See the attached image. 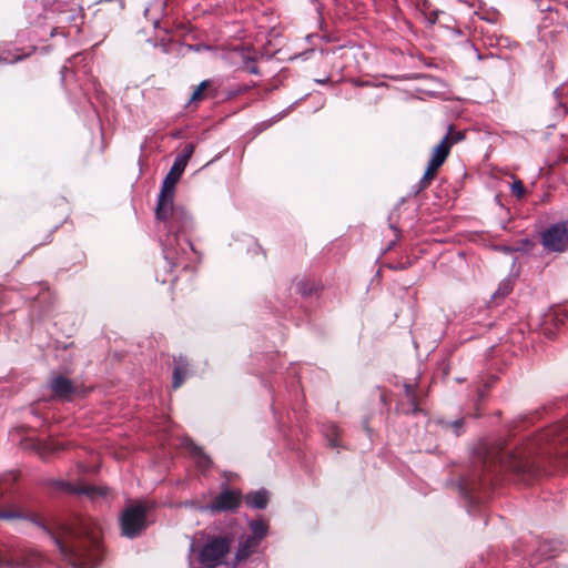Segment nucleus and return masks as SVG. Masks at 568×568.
I'll return each mask as SVG.
<instances>
[{"mask_svg": "<svg viewBox=\"0 0 568 568\" xmlns=\"http://www.w3.org/2000/svg\"><path fill=\"white\" fill-rule=\"evenodd\" d=\"M193 153L194 145L187 143L176 155L171 170L163 180L156 205V219L163 223L165 230V235L162 239L164 258L170 264L182 265L184 268L189 267V264L184 263V256L195 253L189 239L193 221L184 207L174 205L173 200L175 186Z\"/></svg>", "mask_w": 568, "mask_h": 568, "instance_id": "f257e3e1", "label": "nucleus"}, {"mask_svg": "<svg viewBox=\"0 0 568 568\" xmlns=\"http://www.w3.org/2000/svg\"><path fill=\"white\" fill-rule=\"evenodd\" d=\"M547 429L540 433L536 438L516 450L507 449L500 446H494L479 452L483 456V473L479 475L478 486L488 484L485 471L493 473L494 469H507L516 474H534L536 471L538 459L552 457L550 437L546 435ZM477 488V484L465 481L462 489L466 495L471 494Z\"/></svg>", "mask_w": 568, "mask_h": 568, "instance_id": "f03ea898", "label": "nucleus"}, {"mask_svg": "<svg viewBox=\"0 0 568 568\" xmlns=\"http://www.w3.org/2000/svg\"><path fill=\"white\" fill-rule=\"evenodd\" d=\"M100 525L91 518L63 526L53 535L61 556L73 568H94L101 559Z\"/></svg>", "mask_w": 568, "mask_h": 568, "instance_id": "7ed1b4c3", "label": "nucleus"}, {"mask_svg": "<svg viewBox=\"0 0 568 568\" xmlns=\"http://www.w3.org/2000/svg\"><path fill=\"white\" fill-rule=\"evenodd\" d=\"M230 541L227 538L217 537L210 539L202 546L194 541L190 545V568H217L227 565Z\"/></svg>", "mask_w": 568, "mask_h": 568, "instance_id": "20e7f679", "label": "nucleus"}, {"mask_svg": "<svg viewBox=\"0 0 568 568\" xmlns=\"http://www.w3.org/2000/svg\"><path fill=\"white\" fill-rule=\"evenodd\" d=\"M146 508L143 504L126 507L121 517L120 525L122 535L128 538H135L146 527Z\"/></svg>", "mask_w": 568, "mask_h": 568, "instance_id": "39448f33", "label": "nucleus"}, {"mask_svg": "<svg viewBox=\"0 0 568 568\" xmlns=\"http://www.w3.org/2000/svg\"><path fill=\"white\" fill-rule=\"evenodd\" d=\"M541 243L547 251L564 252L568 248V221L549 226L541 234Z\"/></svg>", "mask_w": 568, "mask_h": 568, "instance_id": "423d86ee", "label": "nucleus"}, {"mask_svg": "<svg viewBox=\"0 0 568 568\" xmlns=\"http://www.w3.org/2000/svg\"><path fill=\"white\" fill-rule=\"evenodd\" d=\"M450 148L448 139H442V141L433 149L430 160L428 161L427 169L420 180L422 187H426L430 184L435 178L437 170L443 165L449 154Z\"/></svg>", "mask_w": 568, "mask_h": 568, "instance_id": "0eeeda50", "label": "nucleus"}, {"mask_svg": "<svg viewBox=\"0 0 568 568\" xmlns=\"http://www.w3.org/2000/svg\"><path fill=\"white\" fill-rule=\"evenodd\" d=\"M547 436L550 437L552 456H568V420L555 424L547 428Z\"/></svg>", "mask_w": 568, "mask_h": 568, "instance_id": "6e6552de", "label": "nucleus"}, {"mask_svg": "<svg viewBox=\"0 0 568 568\" xmlns=\"http://www.w3.org/2000/svg\"><path fill=\"white\" fill-rule=\"evenodd\" d=\"M241 503V495L236 490L224 489L212 501V504L203 506L202 509L211 511H229L234 510Z\"/></svg>", "mask_w": 568, "mask_h": 568, "instance_id": "1a4fd4ad", "label": "nucleus"}, {"mask_svg": "<svg viewBox=\"0 0 568 568\" xmlns=\"http://www.w3.org/2000/svg\"><path fill=\"white\" fill-rule=\"evenodd\" d=\"M51 389L55 397L70 400L78 394V388L65 377L55 376L51 381Z\"/></svg>", "mask_w": 568, "mask_h": 568, "instance_id": "9d476101", "label": "nucleus"}, {"mask_svg": "<svg viewBox=\"0 0 568 568\" xmlns=\"http://www.w3.org/2000/svg\"><path fill=\"white\" fill-rule=\"evenodd\" d=\"M183 445L191 454L193 462L200 470L205 471L210 468L211 459L199 446H196L191 439H185Z\"/></svg>", "mask_w": 568, "mask_h": 568, "instance_id": "9b49d317", "label": "nucleus"}, {"mask_svg": "<svg viewBox=\"0 0 568 568\" xmlns=\"http://www.w3.org/2000/svg\"><path fill=\"white\" fill-rule=\"evenodd\" d=\"M189 374V362L180 356L174 359L173 387L179 388Z\"/></svg>", "mask_w": 568, "mask_h": 568, "instance_id": "f8f14e48", "label": "nucleus"}, {"mask_svg": "<svg viewBox=\"0 0 568 568\" xmlns=\"http://www.w3.org/2000/svg\"><path fill=\"white\" fill-rule=\"evenodd\" d=\"M260 542L256 541L254 538H251L250 536L243 537L240 540L239 548L236 551V559L237 560H244L248 556H251L253 552L256 551Z\"/></svg>", "mask_w": 568, "mask_h": 568, "instance_id": "ddd939ff", "label": "nucleus"}, {"mask_svg": "<svg viewBox=\"0 0 568 568\" xmlns=\"http://www.w3.org/2000/svg\"><path fill=\"white\" fill-rule=\"evenodd\" d=\"M247 506L256 509H263L268 503V493L265 489L250 493L245 496Z\"/></svg>", "mask_w": 568, "mask_h": 568, "instance_id": "4468645a", "label": "nucleus"}, {"mask_svg": "<svg viewBox=\"0 0 568 568\" xmlns=\"http://www.w3.org/2000/svg\"><path fill=\"white\" fill-rule=\"evenodd\" d=\"M248 527L252 531L251 538H254L256 541L261 542L267 535L268 526L264 519L251 520L248 523Z\"/></svg>", "mask_w": 568, "mask_h": 568, "instance_id": "2eb2a0df", "label": "nucleus"}, {"mask_svg": "<svg viewBox=\"0 0 568 568\" xmlns=\"http://www.w3.org/2000/svg\"><path fill=\"white\" fill-rule=\"evenodd\" d=\"M78 494H84L89 496L91 499L95 500L100 497H104L108 495V489L105 487H95L91 485H80L79 488L75 489Z\"/></svg>", "mask_w": 568, "mask_h": 568, "instance_id": "dca6fc26", "label": "nucleus"}, {"mask_svg": "<svg viewBox=\"0 0 568 568\" xmlns=\"http://www.w3.org/2000/svg\"><path fill=\"white\" fill-rule=\"evenodd\" d=\"M338 427L334 424H329L325 430V437L327 438L328 445L331 447H337L338 446Z\"/></svg>", "mask_w": 568, "mask_h": 568, "instance_id": "f3484780", "label": "nucleus"}, {"mask_svg": "<svg viewBox=\"0 0 568 568\" xmlns=\"http://www.w3.org/2000/svg\"><path fill=\"white\" fill-rule=\"evenodd\" d=\"M513 291V282L510 278H506L501 281L498 285V288L494 293V298H503L507 296Z\"/></svg>", "mask_w": 568, "mask_h": 568, "instance_id": "a211bd4d", "label": "nucleus"}, {"mask_svg": "<svg viewBox=\"0 0 568 568\" xmlns=\"http://www.w3.org/2000/svg\"><path fill=\"white\" fill-rule=\"evenodd\" d=\"M31 566L32 562H21L18 559H14L13 557H4L0 555V568L8 567V568H16L19 566Z\"/></svg>", "mask_w": 568, "mask_h": 568, "instance_id": "6ab92c4d", "label": "nucleus"}, {"mask_svg": "<svg viewBox=\"0 0 568 568\" xmlns=\"http://www.w3.org/2000/svg\"><path fill=\"white\" fill-rule=\"evenodd\" d=\"M464 136L465 135L463 132H460V131L454 132L450 128L449 132L443 139H448L449 148H452L455 143L462 141L464 139Z\"/></svg>", "mask_w": 568, "mask_h": 568, "instance_id": "aec40b11", "label": "nucleus"}, {"mask_svg": "<svg viewBox=\"0 0 568 568\" xmlns=\"http://www.w3.org/2000/svg\"><path fill=\"white\" fill-rule=\"evenodd\" d=\"M511 193L518 199H521L525 195V187L521 181H514L511 184Z\"/></svg>", "mask_w": 568, "mask_h": 568, "instance_id": "412c9836", "label": "nucleus"}, {"mask_svg": "<svg viewBox=\"0 0 568 568\" xmlns=\"http://www.w3.org/2000/svg\"><path fill=\"white\" fill-rule=\"evenodd\" d=\"M209 85V81H203L201 84L195 89L191 97V101H196L202 98L203 90L206 89Z\"/></svg>", "mask_w": 568, "mask_h": 568, "instance_id": "4be33fe9", "label": "nucleus"}, {"mask_svg": "<svg viewBox=\"0 0 568 568\" xmlns=\"http://www.w3.org/2000/svg\"><path fill=\"white\" fill-rule=\"evenodd\" d=\"M405 392H406V395L408 397V399L412 402L413 405H416L415 404V393H414V388L409 385H405Z\"/></svg>", "mask_w": 568, "mask_h": 568, "instance_id": "5701e85b", "label": "nucleus"}, {"mask_svg": "<svg viewBox=\"0 0 568 568\" xmlns=\"http://www.w3.org/2000/svg\"><path fill=\"white\" fill-rule=\"evenodd\" d=\"M47 449L50 452H58L60 449H63V446L58 442H51L47 445Z\"/></svg>", "mask_w": 568, "mask_h": 568, "instance_id": "b1692460", "label": "nucleus"}, {"mask_svg": "<svg viewBox=\"0 0 568 568\" xmlns=\"http://www.w3.org/2000/svg\"><path fill=\"white\" fill-rule=\"evenodd\" d=\"M463 422L462 420H456L450 426L455 429L456 432V435H458V432L457 429L462 426Z\"/></svg>", "mask_w": 568, "mask_h": 568, "instance_id": "393cba45", "label": "nucleus"}, {"mask_svg": "<svg viewBox=\"0 0 568 568\" xmlns=\"http://www.w3.org/2000/svg\"><path fill=\"white\" fill-rule=\"evenodd\" d=\"M69 488H71L72 491H75L78 487H72V485H69Z\"/></svg>", "mask_w": 568, "mask_h": 568, "instance_id": "a878e982", "label": "nucleus"}]
</instances>
